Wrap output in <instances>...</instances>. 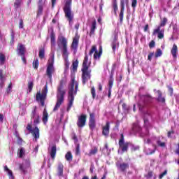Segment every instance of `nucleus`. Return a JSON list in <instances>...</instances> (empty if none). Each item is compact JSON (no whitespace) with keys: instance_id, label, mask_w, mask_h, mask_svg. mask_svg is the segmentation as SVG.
Returning a JSON list of instances; mask_svg holds the SVG:
<instances>
[{"instance_id":"nucleus-17","label":"nucleus","mask_w":179,"mask_h":179,"mask_svg":"<svg viewBox=\"0 0 179 179\" xmlns=\"http://www.w3.org/2000/svg\"><path fill=\"white\" fill-rule=\"evenodd\" d=\"M94 54V59H100V57H101V54L97 51V47L96 45H92L91 50H90L89 55L92 57Z\"/></svg>"},{"instance_id":"nucleus-60","label":"nucleus","mask_w":179,"mask_h":179,"mask_svg":"<svg viewBox=\"0 0 179 179\" xmlns=\"http://www.w3.org/2000/svg\"><path fill=\"white\" fill-rule=\"evenodd\" d=\"M22 61L24 62V64H27V61L26 60V57L24 55H20Z\"/></svg>"},{"instance_id":"nucleus-10","label":"nucleus","mask_w":179,"mask_h":179,"mask_svg":"<svg viewBox=\"0 0 179 179\" xmlns=\"http://www.w3.org/2000/svg\"><path fill=\"white\" fill-rule=\"evenodd\" d=\"M27 130L29 131L32 136H34L36 142H37V139L40 138V129L37 126H35L34 129L31 128V124H28L27 125Z\"/></svg>"},{"instance_id":"nucleus-26","label":"nucleus","mask_w":179,"mask_h":179,"mask_svg":"<svg viewBox=\"0 0 179 179\" xmlns=\"http://www.w3.org/2000/svg\"><path fill=\"white\" fill-rule=\"evenodd\" d=\"M57 176L59 177H62L64 176V164L59 163L57 166Z\"/></svg>"},{"instance_id":"nucleus-24","label":"nucleus","mask_w":179,"mask_h":179,"mask_svg":"<svg viewBox=\"0 0 179 179\" xmlns=\"http://www.w3.org/2000/svg\"><path fill=\"white\" fill-rule=\"evenodd\" d=\"M163 138V136H159L157 138L156 143L159 148H166V142L162 141V139Z\"/></svg>"},{"instance_id":"nucleus-27","label":"nucleus","mask_w":179,"mask_h":179,"mask_svg":"<svg viewBox=\"0 0 179 179\" xmlns=\"http://www.w3.org/2000/svg\"><path fill=\"white\" fill-rule=\"evenodd\" d=\"M42 121L44 124H47V122H48V113H47V110L45 108L43 113Z\"/></svg>"},{"instance_id":"nucleus-5","label":"nucleus","mask_w":179,"mask_h":179,"mask_svg":"<svg viewBox=\"0 0 179 179\" xmlns=\"http://www.w3.org/2000/svg\"><path fill=\"white\" fill-rule=\"evenodd\" d=\"M64 15L69 24L73 22V13H72V0H67L63 8Z\"/></svg>"},{"instance_id":"nucleus-45","label":"nucleus","mask_w":179,"mask_h":179,"mask_svg":"<svg viewBox=\"0 0 179 179\" xmlns=\"http://www.w3.org/2000/svg\"><path fill=\"white\" fill-rule=\"evenodd\" d=\"M113 8L115 15H117V10H118L117 3H113Z\"/></svg>"},{"instance_id":"nucleus-13","label":"nucleus","mask_w":179,"mask_h":179,"mask_svg":"<svg viewBox=\"0 0 179 179\" xmlns=\"http://www.w3.org/2000/svg\"><path fill=\"white\" fill-rule=\"evenodd\" d=\"M80 38V36H79V34L76 33L75 36L73 38V41L71 45V50H73L74 54H76L78 52V47L79 46V39Z\"/></svg>"},{"instance_id":"nucleus-29","label":"nucleus","mask_w":179,"mask_h":179,"mask_svg":"<svg viewBox=\"0 0 179 179\" xmlns=\"http://www.w3.org/2000/svg\"><path fill=\"white\" fill-rule=\"evenodd\" d=\"M50 43H51L52 47H55V33H54L53 29L50 33Z\"/></svg>"},{"instance_id":"nucleus-3","label":"nucleus","mask_w":179,"mask_h":179,"mask_svg":"<svg viewBox=\"0 0 179 179\" xmlns=\"http://www.w3.org/2000/svg\"><path fill=\"white\" fill-rule=\"evenodd\" d=\"M78 87H79V83H78L77 81L75 80V78H73L71 80V83L69 85V103L66 109L68 113L71 111V108H72V106H73L75 96L78 94Z\"/></svg>"},{"instance_id":"nucleus-49","label":"nucleus","mask_w":179,"mask_h":179,"mask_svg":"<svg viewBox=\"0 0 179 179\" xmlns=\"http://www.w3.org/2000/svg\"><path fill=\"white\" fill-rule=\"evenodd\" d=\"M41 13H43V4H38V15H41Z\"/></svg>"},{"instance_id":"nucleus-36","label":"nucleus","mask_w":179,"mask_h":179,"mask_svg":"<svg viewBox=\"0 0 179 179\" xmlns=\"http://www.w3.org/2000/svg\"><path fill=\"white\" fill-rule=\"evenodd\" d=\"M162 55H163V52L162 51V49H157L155 54V58H159V57H162Z\"/></svg>"},{"instance_id":"nucleus-54","label":"nucleus","mask_w":179,"mask_h":179,"mask_svg":"<svg viewBox=\"0 0 179 179\" xmlns=\"http://www.w3.org/2000/svg\"><path fill=\"white\" fill-rule=\"evenodd\" d=\"M140 148H141V147H139V145L133 146V147L131 148V151H132V152H136V150H139Z\"/></svg>"},{"instance_id":"nucleus-34","label":"nucleus","mask_w":179,"mask_h":179,"mask_svg":"<svg viewBox=\"0 0 179 179\" xmlns=\"http://www.w3.org/2000/svg\"><path fill=\"white\" fill-rule=\"evenodd\" d=\"M22 3H23V0H15L14 2L15 9H19L22 6Z\"/></svg>"},{"instance_id":"nucleus-21","label":"nucleus","mask_w":179,"mask_h":179,"mask_svg":"<svg viewBox=\"0 0 179 179\" xmlns=\"http://www.w3.org/2000/svg\"><path fill=\"white\" fill-rule=\"evenodd\" d=\"M17 55H25L26 54V46L22 43H18L17 46Z\"/></svg>"},{"instance_id":"nucleus-63","label":"nucleus","mask_w":179,"mask_h":179,"mask_svg":"<svg viewBox=\"0 0 179 179\" xmlns=\"http://www.w3.org/2000/svg\"><path fill=\"white\" fill-rule=\"evenodd\" d=\"M10 38H15V32H13V30H11Z\"/></svg>"},{"instance_id":"nucleus-11","label":"nucleus","mask_w":179,"mask_h":179,"mask_svg":"<svg viewBox=\"0 0 179 179\" xmlns=\"http://www.w3.org/2000/svg\"><path fill=\"white\" fill-rule=\"evenodd\" d=\"M52 72H54V55L51 57V62L48 60V64L46 69V75L50 80L52 79Z\"/></svg>"},{"instance_id":"nucleus-48","label":"nucleus","mask_w":179,"mask_h":179,"mask_svg":"<svg viewBox=\"0 0 179 179\" xmlns=\"http://www.w3.org/2000/svg\"><path fill=\"white\" fill-rule=\"evenodd\" d=\"M7 173L9 178L15 179V176H13V172H12V170L10 169L7 171Z\"/></svg>"},{"instance_id":"nucleus-23","label":"nucleus","mask_w":179,"mask_h":179,"mask_svg":"<svg viewBox=\"0 0 179 179\" xmlns=\"http://www.w3.org/2000/svg\"><path fill=\"white\" fill-rule=\"evenodd\" d=\"M178 52V47L177 45L173 44L172 49L171 50V54L172 55L173 58L174 59H177V53Z\"/></svg>"},{"instance_id":"nucleus-38","label":"nucleus","mask_w":179,"mask_h":179,"mask_svg":"<svg viewBox=\"0 0 179 179\" xmlns=\"http://www.w3.org/2000/svg\"><path fill=\"white\" fill-rule=\"evenodd\" d=\"M78 65H79V62L78 60H76L75 62H73V63H72V68H73V71L74 72L78 71Z\"/></svg>"},{"instance_id":"nucleus-22","label":"nucleus","mask_w":179,"mask_h":179,"mask_svg":"<svg viewBox=\"0 0 179 179\" xmlns=\"http://www.w3.org/2000/svg\"><path fill=\"white\" fill-rule=\"evenodd\" d=\"M111 47L113 52H115L117 47H120V43H118V36L115 35L112 43Z\"/></svg>"},{"instance_id":"nucleus-57","label":"nucleus","mask_w":179,"mask_h":179,"mask_svg":"<svg viewBox=\"0 0 179 179\" xmlns=\"http://www.w3.org/2000/svg\"><path fill=\"white\" fill-rule=\"evenodd\" d=\"M171 135H174V131L173 130L169 131L167 133L168 138H171Z\"/></svg>"},{"instance_id":"nucleus-47","label":"nucleus","mask_w":179,"mask_h":179,"mask_svg":"<svg viewBox=\"0 0 179 179\" xmlns=\"http://www.w3.org/2000/svg\"><path fill=\"white\" fill-rule=\"evenodd\" d=\"M131 8L135 9L138 5V0H131Z\"/></svg>"},{"instance_id":"nucleus-6","label":"nucleus","mask_w":179,"mask_h":179,"mask_svg":"<svg viewBox=\"0 0 179 179\" xmlns=\"http://www.w3.org/2000/svg\"><path fill=\"white\" fill-rule=\"evenodd\" d=\"M167 22H169L167 17L162 19L159 25H158L157 29L153 30L152 36H156V34H157V38L159 40L164 38V28L162 29V27H164V26L167 24Z\"/></svg>"},{"instance_id":"nucleus-39","label":"nucleus","mask_w":179,"mask_h":179,"mask_svg":"<svg viewBox=\"0 0 179 179\" xmlns=\"http://www.w3.org/2000/svg\"><path fill=\"white\" fill-rule=\"evenodd\" d=\"M34 86V83L33 81L28 82V92L31 93V90H33V87Z\"/></svg>"},{"instance_id":"nucleus-41","label":"nucleus","mask_w":179,"mask_h":179,"mask_svg":"<svg viewBox=\"0 0 179 179\" xmlns=\"http://www.w3.org/2000/svg\"><path fill=\"white\" fill-rule=\"evenodd\" d=\"M38 59H34L33 63H32V66L34 69H38Z\"/></svg>"},{"instance_id":"nucleus-14","label":"nucleus","mask_w":179,"mask_h":179,"mask_svg":"<svg viewBox=\"0 0 179 179\" xmlns=\"http://www.w3.org/2000/svg\"><path fill=\"white\" fill-rule=\"evenodd\" d=\"M86 121H87V115L81 114L78 117L77 126L78 128H83L86 125Z\"/></svg>"},{"instance_id":"nucleus-51","label":"nucleus","mask_w":179,"mask_h":179,"mask_svg":"<svg viewBox=\"0 0 179 179\" xmlns=\"http://www.w3.org/2000/svg\"><path fill=\"white\" fill-rule=\"evenodd\" d=\"M164 176H167V170H165L162 173L159 175V179L163 178Z\"/></svg>"},{"instance_id":"nucleus-32","label":"nucleus","mask_w":179,"mask_h":179,"mask_svg":"<svg viewBox=\"0 0 179 179\" xmlns=\"http://www.w3.org/2000/svg\"><path fill=\"white\" fill-rule=\"evenodd\" d=\"M38 57L40 59H44L45 57V49L44 48L39 49Z\"/></svg>"},{"instance_id":"nucleus-2","label":"nucleus","mask_w":179,"mask_h":179,"mask_svg":"<svg viewBox=\"0 0 179 179\" xmlns=\"http://www.w3.org/2000/svg\"><path fill=\"white\" fill-rule=\"evenodd\" d=\"M90 64L92 62H89V56H87V53H85L81 69L83 85H86L87 80H90L92 78V69H89L90 68Z\"/></svg>"},{"instance_id":"nucleus-1","label":"nucleus","mask_w":179,"mask_h":179,"mask_svg":"<svg viewBox=\"0 0 179 179\" xmlns=\"http://www.w3.org/2000/svg\"><path fill=\"white\" fill-rule=\"evenodd\" d=\"M65 85H66V79L65 78H62L57 86V101L53 108V111H58L59 107L62 106V103H64L65 100V95L66 94V90L64 88Z\"/></svg>"},{"instance_id":"nucleus-61","label":"nucleus","mask_w":179,"mask_h":179,"mask_svg":"<svg viewBox=\"0 0 179 179\" xmlns=\"http://www.w3.org/2000/svg\"><path fill=\"white\" fill-rule=\"evenodd\" d=\"M11 89H12V83L10 82L8 86L7 92H9Z\"/></svg>"},{"instance_id":"nucleus-31","label":"nucleus","mask_w":179,"mask_h":179,"mask_svg":"<svg viewBox=\"0 0 179 179\" xmlns=\"http://www.w3.org/2000/svg\"><path fill=\"white\" fill-rule=\"evenodd\" d=\"M153 146H154L153 150L148 148V150H147V152H146L147 156H150L152 155H154V153H155L156 150H157V145H153Z\"/></svg>"},{"instance_id":"nucleus-43","label":"nucleus","mask_w":179,"mask_h":179,"mask_svg":"<svg viewBox=\"0 0 179 179\" xmlns=\"http://www.w3.org/2000/svg\"><path fill=\"white\" fill-rule=\"evenodd\" d=\"M72 139L74 141L75 145H78V142H79V140H78V136L75 133H73L72 134Z\"/></svg>"},{"instance_id":"nucleus-64","label":"nucleus","mask_w":179,"mask_h":179,"mask_svg":"<svg viewBox=\"0 0 179 179\" xmlns=\"http://www.w3.org/2000/svg\"><path fill=\"white\" fill-rule=\"evenodd\" d=\"M175 153L179 155V143H178V148L176 150Z\"/></svg>"},{"instance_id":"nucleus-62","label":"nucleus","mask_w":179,"mask_h":179,"mask_svg":"<svg viewBox=\"0 0 179 179\" xmlns=\"http://www.w3.org/2000/svg\"><path fill=\"white\" fill-rule=\"evenodd\" d=\"M144 31L146 32L148 31V30H149V24H145V26L144 27Z\"/></svg>"},{"instance_id":"nucleus-53","label":"nucleus","mask_w":179,"mask_h":179,"mask_svg":"<svg viewBox=\"0 0 179 179\" xmlns=\"http://www.w3.org/2000/svg\"><path fill=\"white\" fill-rule=\"evenodd\" d=\"M153 177V172L152 171H148V174L146 175L147 178H152Z\"/></svg>"},{"instance_id":"nucleus-7","label":"nucleus","mask_w":179,"mask_h":179,"mask_svg":"<svg viewBox=\"0 0 179 179\" xmlns=\"http://www.w3.org/2000/svg\"><path fill=\"white\" fill-rule=\"evenodd\" d=\"M48 93V86L46 85L42 90V92H38L36 94V101H40L41 107L45 106V100H47V94Z\"/></svg>"},{"instance_id":"nucleus-52","label":"nucleus","mask_w":179,"mask_h":179,"mask_svg":"<svg viewBox=\"0 0 179 179\" xmlns=\"http://www.w3.org/2000/svg\"><path fill=\"white\" fill-rule=\"evenodd\" d=\"M5 86V78L0 79V87L2 89Z\"/></svg>"},{"instance_id":"nucleus-15","label":"nucleus","mask_w":179,"mask_h":179,"mask_svg":"<svg viewBox=\"0 0 179 179\" xmlns=\"http://www.w3.org/2000/svg\"><path fill=\"white\" fill-rule=\"evenodd\" d=\"M94 113H90V118L88 122V126L91 131H94L96 128V118Z\"/></svg>"},{"instance_id":"nucleus-58","label":"nucleus","mask_w":179,"mask_h":179,"mask_svg":"<svg viewBox=\"0 0 179 179\" xmlns=\"http://www.w3.org/2000/svg\"><path fill=\"white\" fill-rule=\"evenodd\" d=\"M0 79H5V76H3V70L0 69Z\"/></svg>"},{"instance_id":"nucleus-59","label":"nucleus","mask_w":179,"mask_h":179,"mask_svg":"<svg viewBox=\"0 0 179 179\" xmlns=\"http://www.w3.org/2000/svg\"><path fill=\"white\" fill-rule=\"evenodd\" d=\"M23 20L20 19V24H19V29H23Z\"/></svg>"},{"instance_id":"nucleus-8","label":"nucleus","mask_w":179,"mask_h":179,"mask_svg":"<svg viewBox=\"0 0 179 179\" xmlns=\"http://www.w3.org/2000/svg\"><path fill=\"white\" fill-rule=\"evenodd\" d=\"M153 102V96L149 94L141 95L140 97L139 106L141 108L148 107L149 104Z\"/></svg>"},{"instance_id":"nucleus-37","label":"nucleus","mask_w":179,"mask_h":179,"mask_svg":"<svg viewBox=\"0 0 179 179\" xmlns=\"http://www.w3.org/2000/svg\"><path fill=\"white\" fill-rule=\"evenodd\" d=\"M97 152H99V149H97V147H94L92 150L90 151L88 153V156H92L96 154H97Z\"/></svg>"},{"instance_id":"nucleus-16","label":"nucleus","mask_w":179,"mask_h":179,"mask_svg":"<svg viewBox=\"0 0 179 179\" xmlns=\"http://www.w3.org/2000/svg\"><path fill=\"white\" fill-rule=\"evenodd\" d=\"M19 170L24 174L27 173V169L30 167V161L26 160L24 163L18 164Z\"/></svg>"},{"instance_id":"nucleus-25","label":"nucleus","mask_w":179,"mask_h":179,"mask_svg":"<svg viewBox=\"0 0 179 179\" xmlns=\"http://www.w3.org/2000/svg\"><path fill=\"white\" fill-rule=\"evenodd\" d=\"M55 156H57V145H54L50 148V157L54 160L55 159Z\"/></svg>"},{"instance_id":"nucleus-35","label":"nucleus","mask_w":179,"mask_h":179,"mask_svg":"<svg viewBox=\"0 0 179 179\" xmlns=\"http://www.w3.org/2000/svg\"><path fill=\"white\" fill-rule=\"evenodd\" d=\"M6 61V57L2 52L0 53V65H5V62Z\"/></svg>"},{"instance_id":"nucleus-33","label":"nucleus","mask_w":179,"mask_h":179,"mask_svg":"<svg viewBox=\"0 0 179 179\" xmlns=\"http://www.w3.org/2000/svg\"><path fill=\"white\" fill-rule=\"evenodd\" d=\"M65 159L67 162H72L73 160V155H72V152L71 151H69L65 155Z\"/></svg>"},{"instance_id":"nucleus-28","label":"nucleus","mask_w":179,"mask_h":179,"mask_svg":"<svg viewBox=\"0 0 179 179\" xmlns=\"http://www.w3.org/2000/svg\"><path fill=\"white\" fill-rule=\"evenodd\" d=\"M96 26V20H94L92 24V27L90 31V36H93V34H94V31H96V29H97Z\"/></svg>"},{"instance_id":"nucleus-30","label":"nucleus","mask_w":179,"mask_h":179,"mask_svg":"<svg viewBox=\"0 0 179 179\" xmlns=\"http://www.w3.org/2000/svg\"><path fill=\"white\" fill-rule=\"evenodd\" d=\"M132 131H134V132H141L142 131V127H141L138 124L134 123L133 124Z\"/></svg>"},{"instance_id":"nucleus-56","label":"nucleus","mask_w":179,"mask_h":179,"mask_svg":"<svg viewBox=\"0 0 179 179\" xmlns=\"http://www.w3.org/2000/svg\"><path fill=\"white\" fill-rule=\"evenodd\" d=\"M155 45V41H151L149 43L150 48H153Z\"/></svg>"},{"instance_id":"nucleus-18","label":"nucleus","mask_w":179,"mask_h":179,"mask_svg":"<svg viewBox=\"0 0 179 179\" xmlns=\"http://www.w3.org/2000/svg\"><path fill=\"white\" fill-rule=\"evenodd\" d=\"M116 167L121 173H127V171L129 169V164L127 162L117 163Z\"/></svg>"},{"instance_id":"nucleus-50","label":"nucleus","mask_w":179,"mask_h":179,"mask_svg":"<svg viewBox=\"0 0 179 179\" xmlns=\"http://www.w3.org/2000/svg\"><path fill=\"white\" fill-rule=\"evenodd\" d=\"M113 85H114V80H109L108 81V89H113Z\"/></svg>"},{"instance_id":"nucleus-9","label":"nucleus","mask_w":179,"mask_h":179,"mask_svg":"<svg viewBox=\"0 0 179 179\" xmlns=\"http://www.w3.org/2000/svg\"><path fill=\"white\" fill-rule=\"evenodd\" d=\"M131 142H125L124 134H122L120 139L119 140V147L122 153L128 152V149H129V146H131Z\"/></svg>"},{"instance_id":"nucleus-4","label":"nucleus","mask_w":179,"mask_h":179,"mask_svg":"<svg viewBox=\"0 0 179 179\" xmlns=\"http://www.w3.org/2000/svg\"><path fill=\"white\" fill-rule=\"evenodd\" d=\"M57 45L62 50V57L65 61L66 69H69V60H68V57L69 56V52H68V39L64 36H60L58 38Z\"/></svg>"},{"instance_id":"nucleus-19","label":"nucleus","mask_w":179,"mask_h":179,"mask_svg":"<svg viewBox=\"0 0 179 179\" xmlns=\"http://www.w3.org/2000/svg\"><path fill=\"white\" fill-rule=\"evenodd\" d=\"M102 135L105 138H108L110 135V122H106V124L102 127Z\"/></svg>"},{"instance_id":"nucleus-46","label":"nucleus","mask_w":179,"mask_h":179,"mask_svg":"<svg viewBox=\"0 0 179 179\" xmlns=\"http://www.w3.org/2000/svg\"><path fill=\"white\" fill-rule=\"evenodd\" d=\"M18 155H19L20 159H22V157H23V156H24V148H22L20 150V152H19Z\"/></svg>"},{"instance_id":"nucleus-44","label":"nucleus","mask_w":179,"mask_h":179,"mask_svg":"<svg viewBox=\"0 0 179 179\" xmlns=\"http://www.w3.org/2000/svg\"><path fill=\"white\" fill-rule=\"evenodd\" d=\"M91 94L93 100H94V99H96V88H94V87H91Z\"/></svg>"},{"instance_id":"nucleus-55","label":"nucleus","mask_w":179,"mask_h":179,"mask_svg":"<svg viewBox=\"0 0 179 179\" xmlns=\"http://www.w3.org/2000/svg\"><path fill=\"white\" fill-rule=\"evenodd\" d=\"M155 55V52H150L148 56V61H152V57Z\"/></svg>"},{"instance_id":"nucleus-40","label":"nucleus","mask_w":179,"mask_h":179,"mask_svg":"<svg viewBox=\"0 0 179 179\" xmlns=\"http://www.w3.org/2000/svg\"><path fill=\"white\" fill-rule=\"evenodd\" d=\"M80 155V145L76 144V156H79Z\"/></svg>"},{"instance_id":"nucleus-20","label":"nucleus","mask_w":179,"mask_h":179,"mask_svg":"<svg viewBox=\"0 0 179 179\" xmlns=\"http://www.w3.org/2000/svg\"><path fill=\"white\" fill-rule=\"evenodd\" d=\"M154 92L157 94V97L156 99L158 103H162L164 104L166 103V98L163 96V93L160 90H154Z\"/></svg>"},{"instance_id":"nucleus-42","label":"nucleus","mask_w":179,"mask_h":179,"mask_svg":"<svg viewBox=\"0 0 179 179\" xmlns=\"http://www.w3.org/2000/svg\"><path fill=\"white\" fill-rule=\"evenodd\" d=\"M38 124H40V116L37 115L34 120V125L36 127V125H38Z\"/></svg>"},{"instance_id":"nucleus-12","label":"nucleus","mask_w":179,"mask_h":179,"mask_svg":"<svg viewBox=\"0 0 179 179\" xmlns=\"http://www.w3.org/2000/svg\"><path fill=\"white\" fill-rule=\"evenodd\" d=\"M129 4V0H120V13L119 14L120 23L124 22V12L125 11V5L126 6H128Z\"/></svg>"}]
</instances>
